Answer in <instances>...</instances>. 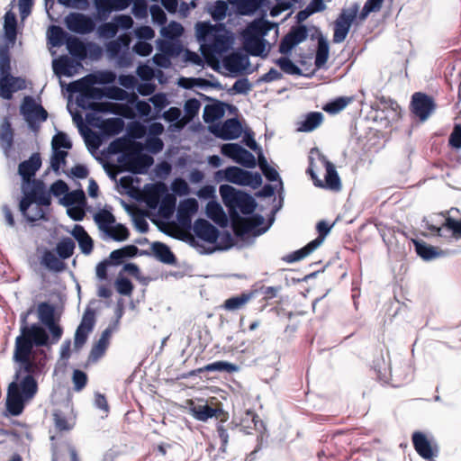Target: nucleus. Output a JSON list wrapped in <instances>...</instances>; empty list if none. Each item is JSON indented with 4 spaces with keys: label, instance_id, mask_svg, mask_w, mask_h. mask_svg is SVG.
<instances>
[{
    "label": "nucleus",
    "instance_id": "obj_1",
    "mask_svg": "<svg viewBox=\"0 0 461 461\" xmlns=\"http://www.w3.org/2000/svg\"><path fill=\"white\" fill-rule=\"evenodd\" d=\"M49 341L47 330L40 323H28V316L20 315V334L15 339L13 361L14 375L7 388L5 400L6 411L12 416H19L26 402L38 392L37 378L45 374L47 356H34V345H46Z\"/></svg>",
    "mask_w": 461,
    "mask_h": 461
},
{
    "label": "nucleus",
    "instance_id": "obj_2",
    "mask_svg": "<svg viewBox=\"0 0 461 461\" xmlns=\"http://www.w3.org/2000/svg\"><path fill=\"white\" fill-rule=\"evenodd\" d=\"M23 197L19 202V211L25 220L34 223L39 220L47 221V212L42 207L51 203L50 192L42 180H33L30 186L22 187Z\"/></svg>",
    "mask_w": 461,
    "mask_h": 461
},
{
    "label": "nucleus",
    "instance_id": "obj_3",
    "mask_svg": "<svg viewBox=\"0 0 461 461\" xmlns=\"http://www.w3.org/2000/svg\"><path fill=\"white\" fill-rule=\"evenodd\" d=\"M240 428V430L245 434H250V429L262 433L266 428L264 422L259 419L258 415L251 410H247L244 416L241 418L240 423L232 420L226 425L222 424V420L217 425V435L221 440L220 451L226 452L229 443L230 431L235 432Z\"/></svg>",
    "mask_w": 461,
    "mask_h": 461
},
{
    "label": "nucleus",
    "instance_id": "obj_4",
    "mask_svg": "<svg viewBox=\"0 0 461 461\" xmlns=\"http://www.w3.org/2000/svg\"><path fill=\"white\" fill-rule=\"evenodd\" d=\"M131 42V35L123 33L105 45L107 56L115 60L120 68H129L132 65V56L130 52Z\"/></svg>",
    "mask_w": 461,
    "mask_h": 461
},
{
    "label": "nucleus",
    "instance_id": "obj_5",
    "mask_svg": "<svg viewBox=\"0 0 461 461\" xmlns=\"http://www.w3.org/2000/svg\"><path fill=\"white\" fill-rule=\"evenodd\" d=\"M20 113L32 131H37L40 123L46 122L48 119V112L41 104H37L31 95L23 97Z\"/></svg>",
    "mask_w": 461,
    "mask_h": 461
},
{
    "label": "nucleus",
    "instance_id": "obj_6",
    "mask_svg": "<svg viewBox=\"0 0 461 461\" xmlns=\"http://www.w3.org/2000/svg\"><path fill=\"white\" fill-rule=\"evenodd\" d=\"M359 5L357 3L343 8L334 23L333 41L340 43L345 41L353 22L358 18Z\"/></svg>",
    "mask_w": 461,
    "mask_h": 461
},
{
    "label": "nucleus",
    "instance_id": "obj_7",
    "mask_svg": "<svg viewBox=\"0 0 461 461\" xmlns=\"http://www.w3.org/2000/svg\"><path fill=\"white\" fill-rule=\"evenodd\" d=\"M209 130L216 138L223 140H237L243 131L242 124L237 117L213 124L209 127Z\"/></svg>",
    "mask_w": 461,
    "mask_h": 461
},
{
    "label": "nucleus",
    "instance_id": "obj_8",
    "mask_svg": "<svg viewBox=\"0 0 461 461\" xmlns=\"http://www.w3.org/2000/svg\"><path fill=\"white\" fill-rule=\"evenodd\" d=\"M64 23L68 31L81 35L91 33L96 28L95 20L81 13H70L65 17Z\"/></svg>",
    "mask_w": 461,
    "mask_h": 461
},
{
    "label": "nucleus",
    "instance_id": "obj_9",
    "mask_svg": "<svg viewBox=\"0 0 461 461\" xmlns=\"http://www.w3.org/2000/svg\"><path fill=\"white\" fill-rule=\"evenodd\" d=\"M118 160L120 163L124 162L128 167L127 171L135 175L146 174L154 163V159L151 156L143 153L121 156Z\"/></svg>",
    "mask_w": 461,
    "mask_h": 461
},
{
    "label": "nucleus",
    "instance_id": "obj_10",
    "mask_svg": "<svg viewBox=\"0 0 461 461\" xmlns=\"http://www.w3.org/2000/svg\"><path fill=\"white\" fill-rule=\"evenodd\" d=\"M319 158L321 159L325 168L323 180L319 179V187L333 193L340 192L342 190V181L336 166L323 156L319 155Z\"/></svg>",
    "mask_w": 461,
    "mask_h": 461
},
{
    "label": "nucleus",
    "instance_id": "obj_11",
    "mask_svg": "<svg viewBox=\"0 0 461 461\" xmlns=\"http://www.w3.org/2000/svg\"><path fill=\"white\" fill-rule=\"evenodd\" d=\"M41 158L40 153H32L28 159L22 161L18 166V174L22 178V187L31 185L33 180H36L35 175L41 167Z\"/></svg>",
    "mask_w": 461,
    "mask_h": 461
},
{
    "label": "nucleus",
    "instance_id": "obj_12",
    "mask_svg": "<svg viewBox=\"0 0 461 461\" xmlns=\"http://www.w3.org/2000/svg\"><path fill=\"white\" fill-rule=\"evenodd\" d=\"M199 204L195 198H185L179 202L176 212L178 224L185 229L192 227L193 216L198 212Z\"/></svg>",
    "mask_w": 461,
    "mask_h": 461
},
{
    "label": "nucleus",
    "instance_id": "obj_13",
    "mask_svg": "<svg viewBox=\"0 0 461 461\" xmlns=\"http://www.w3.org/2000/svg\"><path fill=\"white\" fill-rule=\"evenodd\" d=\"M411 107L415 116L424 122L434 111L435 104L431 97L419 92L412 95Z\"/></svg>",
    "mask_w": 461,
    "mask_h": 461
},
{
    "label": "nucleus",
    "instance_id": "obj_14",
    "mask_svg": "<svg viewBox=\"0 0 461 461\" xmlns=\"http://www.w3.org/2000/svg\"><path fill=\"white\" fill-rule=\"evenodd\" d=\"M252 221L243 225L237 230H235V236L240 240H246L249 237H257L265 233L268 229L269 225L262 226L265 222V218L259 213H254L250 215Z\"/></svg>",
    "mask_w": 461,
    "mask_h": 461
},
{
    "label": "nucleus",
    "instance_id": "obj_15",
    "mask_svg": "<svg viewBox=\"0 0 461 461\" xmlns=\"http://www.w3.org/2000/svg\"><path fill=\"white\" fill-rule=\"evenodd\" d=\"M193 230L198 239L211 244L215 243L220 237L218 228L203 218H198L194 221Z\"/></svg>",
    "mask_w": 461,
    "mask_h": 461
},
{
    "label": "nucleus",
    "instance_id": "obj_16",
    "mask_svg": "<svg viewBox=\"0 0 461 461\" xmlns=\"http://www.w3.org/2000/svg\"><path fill=\"white\" fill-rule=\"evenodd\" d=\"M428 229L439 237L461 239V219L447 217L440 227L429 225Z\"/></svg>",
    "mask_w": 461,
    "mask_h": 461
},
{
    "label": "nucleus",
    "instance_id": "obj_17",
    "mask_svg": "<svg viewBox=\"0 0 461 461\" xmlns=\"http://www.w3.org/2000/svg\"><path fill=\"white\" fill-rule=\"evenodd\" d=\"M247 172L248 170L240 167L229 166L224 169L216 171L214 174V179L217 183L226 181L243 186Z\"/></svg>",
    "mask_w": 461,
    "mask_h": 461
},
{
    "label": "nucleus",
    "instance_id": "obj_18",
    "mask_svg": "<svg viewBox=\"0 0 461 461\" xmlns=\"http://www.w3.org/2000/svg\"><path fill=\"white\" fill-rule=\"evenodd\" d=\"M118 326V320H115L113 323H110L108 327L105 328V330L102 332L99 339L97 342L93 346L89 359L92 361H96L100 357L104 356L105 353V350L109 345V340L113 333V331L117 329Z\"/></svg>",
    "mask_w": 461,
    "mask_h": 461
},
{
    "label": "nucleus",
    "instance_id": "obj_19",
    "mask_svg": "<svg viewBox=\"0 0 461 461\" xmlns=\"http://www.w3.org/2000/svg\"><path fill=\"white\" fill-rule=\"evenodd\" d=\"M276 23L267 19L255 20L249 24L245 32L244 39L249 40H265L264 37L274 28Z\"/></svg>",
    "mask_w": 461,
    "mask_h": 461
},
{
    "label": "nucleus",
    "instance_id": "obj_20",
    "mask_svg": "<svg viewBox=\"0 0 461 461\" xmlns=\"http://www.w3.org/2000/svg\"><path fill=\"white\" fill-rule=\"evenodd\" d=\"M190 412L194 419L200 421H207L209 419L212 417L221 418L219 423L222 420V424L227 420V413L224 412L221 409H215L209 404L203 405H193L190 408Z\"/></svg>",
    "mask_w": 461,
    "mask_h": 461
},
{
    "label": "nucleus",
    "instance_id": "obj_21",
    "mask_svg": "<svg viewBox=\"0 0 461 461\" xmlns=\"http://www.w3.org/2000/svg\"><path fill=\"white\" fill-rule=\"evenodd\" d=\"M412 443L417 453L424 459L432 461L437 456V448L432 447L422 432L415 431L412 434Z\"/></svg>",
    "mask_w": 461,
    "mask_h": 461
},
{
    "label": "nucleus",
    "instance_id": "obj_22",
    "mask_svg": "<svg viewBox=\"0 0 461 461\" xmlns=\"http://www.w3.org/2000/svg\"><path fill=\"white\" fill-rule=\"evenodd\" d=\"M14 132L8 116L4 117L0 124V148L6 158L14 147Z\"/></svg>",
    "mask_w": 461,
    "mask_h": 461
},
{
    "label": "nucleus",
    "instance_id": "obj_23",
    "mask_svg": "<svg viewBox=\"0 0 461 461\" xmlns=\"http://www.w3.org/2000/svg\"><path fill=\"white\" fill-rule=\"evenodd\" d=\"M207 99L212 101V104L204 106L203 119L206 123H213L224 116L227 104L210 97Z\"/></svg>",
    "mask_w": 461,
    "mask_h": 461
},
{
    "label": "nucleus",
    "instance_id": "obj_24",
    "mask_svg": "<svg viewBox=\"0 0 461 461\" xmlns=\"http://www.w3.org/2000/svg\"><path fill=\"white\" fill-rule=\"evenodd\" d=\"M80 62L72 57L62 55L53 61V70L57 75L61 74L66 77H72L77 68L81 66Z\"/></svg>",
    "mask_w": 461,
    "mask_h": 461
},
{
    "label": "nucleus",
    "instance_id": "obj_25",
    "mask_svg": "<svg viewBox=\"0 0 461 461\" xmlns=\"http://www.w3.org/2000/svg\"><path fill=\"white\" fill-rule=\"evenodd\" d=\"M221 29L218 28L209 43V46L216 53L227 51L231 45L230 37L226 34L227 32L224 29V25L221 24Z\"/></svg>",
    "mask_w": 461,
    "mask_h": 461
},
{
    "label": "nucleus",
    "instance_id": "obj_26",
    "mask_svg": "<svg viewBox=\"0 0 461 461\" xmlns=\"http://www.w3.org/2000/svg\"><path fill=\"white\" fill-rule=\"evenodd\" d=\"M158 50L170 58L179 56L184 47L177 39H158L156 41Z\"/></svg>",
    "mask_w": 461,
    "mask_h": 461
},
{
    "label": "nucleus",
    "instance_id": "obj_27",
    "mask_svg": "<svg viewBox=\"0 0 461 461\" xmlns=\"http://www.w3.org/2000/svg\"><path fill=\"white\" fill-rule=\"evenodd\" d=\"M4 31L7 43L14 45L17 38V18L12 11H7L4 16Z\"/></svg>",
    "mask_w": 461,
    "mask_h": 461
},
{
    "label": "nucleus",
    "instance_id": "obj_28",
    "mask_svg": "<svg viewBox=\"0 0 461 461\" xmlns=\"http://www.w3.org/2000/svg\"><path fill=\"white\" fill-rule=\"evenodd\" d=\"M257 206L258 203L255 198L249 193L243 191L233 205L232 210H239L243 215L250 216L253 214Z\"/></svg>",
    "mask_w": 461,
    "mask_h": 461
},
{
    "label": "nucleus",
    "instance_id": "obj_29",
    "mask_svg": "<svg viewBox=\"0 0 461 461\" xmlns=\"http://www.w3.org/2000/svg\"><path fill=\"white\" fill-rule=\"evenodd\" d=\"M151 248L153 254L158 260L164 264L176 265V258L167 245L157 241L152 244Z\"/></svg>",
    "mask_w": 461,
    "mask_h": 461
},
{
    "label": "nucleus",
    "instance_id": "obj_30",
    "mask_svg": "<svg viewBox=\"0 0 461 461\" xmlns=\"http://www.w3.org/2000/svg\"><path fill=\"white\" fill-rule=\"evenodd\" d=\"M91 76H86L77 81V86L85 88L88 97L93 101H99L104 97V88L94 86Z\"/></svg>",
    "mask_w": 461,
    "mask_h": 461
},
{
    "label": "nucleus",
    "instance_id": "obj_31",
    "mask_svg": "<svg viewBox=\"0 0 461 461\" xmlns=\"http://www.w3.org/2000/svg\"><path fill=\"white\" fill-rule=\"evenodd\" d=\"M243 191L236 189L230 185L222 184L219 186V193L221 197L223 204L231 211L233 205Z\"/></svg>",
    "mask_w": 461,
    "mask_h": 461
},
{
    "label": "nucleus",
    "instance_id": "obj_32",
    "mask_svg": "<svg viewBox=\"0 0 461 461\" xmlns=\"http://www.w3.org/2000/svg\"><path fill=\"white\" fill-rule=\"evenodd\" d=\"M60 203L68 208L76 206L78 208L84 207L86 204V197L83 189L69 191L60 199Z\"/></svg>",
    "mask_w": 461,
    "mask_h": 461
},
{
    "label": "nucleus",
    "instance_id": "obj_33",
    "mask_svg": "<svg viewBox=\"0 0 461 461\" xmlns=\"http://www.w3.org/2000/svg\"><path fill=\"white\" fill-rule=\"evenodd\" d=\"M65 45L71 57L77 61H81L86 58V43L77 37L70 34Z\"/></svg>",
    "mask_w": 461,
    "mask_h": 461
},
{
    "label": "nucleus",
    "instance_id": "obj_34",
    "mask_svg": "<svg viewBox=\"0 0 461 461\" xmlns=\"http://www.w3.org/2000/svg\"><path fill=\"white\" fill-rule=\"evenodd\" d=\"M41 263L47 269L56 273H60L66 268V264L62 259L57 258L52 251L48 249L43 252Z\"/></svg>",
    "mask_w": 461,
    "mask_h": 461
},
{
    "label": "nucleus",
    "instance_id": "obj_35",
    "mask_svg": "<svg viewBox=\"0 0 461 461\" xmlns=\"http://www.w3.org/2000/svg\"><path fill=\"white\" fill-rule=\"evenodd\" d=\"M415 249L417 254L424 260H432L445 255L443 250L422 241H416Z\"/></svg>",
    "mask_w": 461,
    "mask_h": 461
},
{
    "label": "nucleus",
    "instance_id": "obj_36",
    "mask_svg": "<svg viewBox=\"0 0 461 461\" xmlns=\"http://www.w3.org/2000/svg\"><path fill=\"white\" fill-rule=\"evenodd\" d=\"M94 221L97 224L99 230L106 234V231H110V228L115 224V217L112 212L102 209L99 210L94 216Z\"/></svg>",
    "mask_w": 461,
    "mask_h": 461
},
{
    "label": "nucleus",
    "instance_id": "obj_37",
    "mask_svg": "<svg viewBox=\"0 0 461 461\" xmlns=\"http://www.w3.org/2000/svg\"><path fill=\"white\" fill-rule=\"evenodd\" d=\"M238 370H239V367L236 365L227 362V361L221 360V361H215V362L210 363L203 367L198 368L197 370L191 372V375H194L196 373H202L203 371H206V372H226V373L231 374Z\"/></svg>",
    "mask_w": 461,
    "mask_h": 461
},
{
    "label": "nucleus",
    "instance_id": "obj_38",
    "mask_svg": "<svg viewBox=\"0 0 461 461\" xmlns=\"http://www.w3.org/2000/svg\"><path fill=\"white\" fill-rule=\"evenodd\" d=\"M70 33L58 25H51L48 31V42L52 47H60L65 45Z\"/></svg>",
    "mask_w": 461,
    "mask_h": 461
},
{
    "label": "nucleus",
    "instance_id": "obj_39",
    "mask_svg": "<svg viewBox=\"0 0 461 461\" xmlns=\"http://www.w3.org/2000/svg\"><path fill=\"white\" fill-rule=\"evenodd\" d=\"M250 65L249 58L242 52L235 53L226 63L225 67L231 72L242 73Z\"/></svg>",
    "mask_w": 461,
    "mask_h": 461
},
{
    "label": "nucleus",
    "instance_id": "obj_40",
    "mask_svg": "<svg viewBox=\"0 0 461 461\" xmlns=\"http://www.w3.org/2000/svg\"><path fill=\"white\" fill-rule=\"evenodd\" d=\"M217 30V25H213L210 22L197 23L195 25L196 38L199 41L209 44Z\"/></svg>",
    "mask_w": 461,
    "mask_h": 461
},
{
    "label": "nucleus",
    "instance_id": "obj_41",
    "mask_svg": "<svg viewBox=\"0 0 461 461\" xmlns=\"http://www.w3.org/2000/svg\"><path fill=\"white\" fill-rule=\"evenodd\" d=\"M317 249V238L310 241L306 246L285 256L283 260L287 263H294L302 260Z\"/></svg>",
    "mask_w": 461,
    "mask_h": 461
},
{
    "label": "nucleus",
    "instance_id": "obj_42",
    "mask_svg": "<svg viewBox=\"0 0 461 461\" xmlns=\"http://www.w3.org/2000/svg\"><path fill=\"white\" fill-rule=\"evenodd\" d=\"M75 241L68 237L62 238L56 245V252L62 260L69 258L75 250Z\"/></svg>",
    "mask_w": 461,
    "mask_h": 461
},
{
    "label": "nucleus",
    "instance_id": "obj_43",
    "mask_svg": "<svg viewBox=\"0 0 461 461\" xmlns=\"http://www.w3.org/2000/svg\"><path fill=\"white\" fill-rule=\"evenodd\" d=\"M43 328L47 330L48 334H50V337L49 336V341L46 345H34V348H49L50 345L58 343L63 335V328L58 324L56 321L43 325Z\"/></svg>",
    "mask_w": 461,
    "mask_h": 461
},
{
    "label": "nucleus",
    "instance_id": "obj_44",
    "mask_svg": "<svg viewBox=\"0 0 461 461\" xmlns=\"http://www.w3.org/2000/svg\"><path fill=\"white\" fill-rule=\"evenodd\" d=\"M38 318L42 325L55 321V307L48 302L40 303L38 305Z\"/></svg>",
    "mask_w": 461,
    "mask_h": 461
},
{
    "label": "nucleus",
    "instance_id": "obj_45",
    "mask_svg": "<svg viewBox=\"0 0 461 461\" xmlns=\"http://www.w3.org/2000/svg\"><path fill=\"white\" fill-rule=\"evenodd\" d=\"M352 101L353 97H338L323 105L322 109L330 114H337L345 109Z\"/></svg>",
    "mask_w": 461,
    "mask_h": 461
},
{
    "label": "nucleus",
    "instance_id": "obj_46",
    "mask_svg": "<svg viewBox=\"0 0 461 461\" xmlns=\"http://www.w3.org/2000/svg\"><path fill=\"white\" fill-rule=\"evenodd\" d=\"M255 292L242 293L240 295L232 296L224 302V308L229 311L240 309L242 305L253 298Z\"/></svg>",
    "mask_w": 461,
    "mask_h": 461
},
{
    "label": "nucleus",
    "instance_id": "obj_47",
    "mask_svg": "<svg viewBox=\"0 0 461 461\" xmlns=\"http://www.w3.org/2000/svg\"><path fill=\"white\" fill-rule=\"evenodd\" d=\"M100 21H105L114 10L113 0H93Z\"/></svg>",
    "mask_w": 461,
    "mask_h": 461
},
{
    "label": "nucleus",
    "instance_id": "obj_48",
    "mask_svg": "<svg viewBox=\"0 0 461 461\" xmlns=\"http://www.w3.org/2000/svg\"><path fill=\"white\" fill-rule=\"evenodd\" d=\"M275 63L281 68L282 71L292 76H301L302 69L288 57L284 56L276 59Z\"/></svg>",
    "mask_w": 461,
    "mask_h": 461
},
{
    "label": "nucleus",
    "instance_id": "obj_49",
    "mask_svg": "<svg viewBox=\"0 0 461 461\" xmlns=\"http://www.w3.org/2000/svg\"><path fill=\"white\" fill-rule=\"evenodd\" d=\"M234 162L247 168H254L257 166L255 156L244 147L239 151Z\"/></svg>",
    "mask_w": 461,
    "mask_h": 461
},
{
    "label": "nucleus",
    "instance_id": "obj_50",
    "mask_svg": "<svg viewBox=\"0 0 461 461\" xmlns=\"http://www.w3.org/2000/svg\"><path fill=\"white\" fill-rule=\"evenodd\" d=\"M11 58L8 44L0 45V75L10 76Z\"/></svg>",
    "mask_w": 461,
    "mask_h": 461
},
{
    "label": "nucleus",
    "instance_id": "obj_51",
    "mask_svg": "<svg viewBox=\"0 0 461 461\" xmlns=\"http://www.w3.org/2000/svg\"><path fill=\"white\" fill-rule=\"evenodd\" d=\"M228 5L223 0H218L210 7L209 13L214 22H221L226 17Z\"/></svg>",
    "mask_w": 461,
    "mask_h": 461
},
{
    "label": "nucleus",
    "instance_id": "obj_52",
    "mask_svg": "<svg viewBox=\"0 0 461 461\" xmlns=\"http://www.w3.org/2000/svg\"><path fill=\"white\" fill-rule=\"evenodd\" d=\"M114 286L118 294L125 296L131 295L134 288L132 282L121 273L114 282Z\"/></svg>",
    "mask_w": 461,
    "mask_h": 461
},
{
    "label": "nucleus",
    "instance_id": "obj_53",
    "mask_svg": "<svg viewBox=\"0 0 461 461\" xmlns=\"http://www.w3.org/2000/svg\"><path fill=\"white\" fill-rule=\"evenodd\" d=\"M113 226V230L106 231V235L114 241H124L130 236L129 229L122 223H116Z\"/></svg>",
    "mask_w": 461,
    "mask_h": 461
},
{
    "label": "nucleus",
    "instance_id": "obj_54",
    "mask_svg": "<svg viewBox=\"0 0 461 461\" xmlns=\"http://www.w3.org/2000/svg\"><path fill=\"white\" fill-rule=\"evenodd\" d=\"M206 216L215 222H218V219L225 215L223 208L215 200H210L205 206Z\"/></svg>",
    "mask_w": 461,
    "mask_h": 461
},
{
    "label": "nucleus",
    "instance_id": "obj_55",
    "mask_svg": "<svg viewBox=\"0 0 461 461\" xmlns=\"http://www.w3.org/2000/svg\"><path fill=\"white\" fill-rule=\"evenodd\" d=\"M68 156V151L57 149H52V155L50 157V167L56 173L59 174L60 167L66 164V158Z\"/></svg>",
    "mask_w": 461,
    "mask_h": 461
},
{
    "label": "nucleus",
    "instance_id": "obj_56",
    "mask_svg": "<svg viewBox=\"0 0 461 461\" xmlns=\"http://www.w3.org/2000/svg\"><path fill=\"white\" fill-rule=\"evenodd\" d=\"M384 0H366L362 10L358 13V20L364 22L370 13L380 11Z\"/></svg>",
    "mask_w": 461,
    "mask_h": 461
},
{
    "label": "nucleus",
    "instance_id": "obj_57",
    "mask_svg": "<svg viewBox=\"0 0 461 461\" xmlns=\"http://www.w3.org/2000/svg\"><path fill=\"white\" fill-rule=\"evenodd\" d=\"M146 149L151 154H158L164 149L163 140L152 132H149L146 138Z\"/></svg>",
    "mask_w": 461,
    "mask_h": 461
},
{
    "label": "nucleus",
    "instance_id": "obj_58",
    "mask_svg": "<svg viewBox=\"0 0 461 461\" xmlns=\"http://www.w3.org/2000/svg\"><path fill=\"white\" fill-rule=\"evenodd\" d=\"M52 149H72V141L68 136L66 132L59 131L56 135L53 136L52 141Z\"/></svg>",
    "mask_w": 461,
    "mask_h": 461
},
{
    "label": "nucleus",
    "instance_id": "obj_59",
    "mask_svg": "<svg viewBox=\"0 0 461 461\" xmlns=\"http://www.w3.org/2000/svg\"><path fill=\"white\" fill-rule=\"evenodd\" d=\"M244 44L252 56H261L265 50L267 41L266 40H249L244 39Z\"/></svg>",
    "mask_w": 461,
    "mask_h": 461
},
{
    "label": "nucleus",
    "instance_id": "obj_60",
    "mask_svg": "<svg viewBox=\"0 0 461 461\" xmlns=\"http://www.w3.org/2000/svg\"><path fill=\"white\" fill-rule=\"evenodd\" d=\"M184 28L177 22H171L167 28L161 29V35L166 39H177L182 35Z\"/></svg>",
    "mask_w": 461,
    "mask_h": 461
},
{
    "label": "nucleus",
    "instance_id": "obj_61",
    "mask_svg": "<svg viewBox=\"0 0 461 461\" xmlns=\"http://www.w3.org/2000/svg\"><path fill=\"white\" fill-rule=\"evenodd\" d=\"M317 128V111L309 113L305 119L300 122L298 131L303 132H309Z\"/></svg>",
    "mask_w": 461,
    "mask_h": 461
},
{
    "label": "nucleus",
    "instance_id": "obj_62",
    "mask_svg": "<svg viewBox=\"0 0 461 461\" xmlns=\"http://www.w3.org/2000/svg\"><path fill=\"white\" fill-rule=\"evenodd\" d=\"M0 97L11 100L14 92L10 78L7 75H0Z\"/></svg>",
    "mask_w": 461,
    "mask_h": 461
},
{
    "label": "nucleus",
    "instance_id": "obj_63",
    "mask_svg": "<svg viewBox=\"0 0 461 461\" xmlns=\"http://www.w3.org/2000/svg\"><path fill=\"white\" fill-rule=\"evenodd\" d=\"M97 33L100 37L104 39H112L115 37L118 33V30L113 20L112 22L102 23L97 29Z\"/></svg>",
    "mask_w": 461,
    "mask_h": 461
},
{
    "label": "nucleus",
    "instance_id": "obj_64",
    "mask_svg": "<svg viewBox=\"0 0 461 461\" xmlns=\"http://www.w3.org/2000/svg\"><path fill=\"white\" fill-rule=\"evenodd\" d=\"M308 29L304 24L292 26L288 33L297 42V45L305 41L308 37Z\"/></svg>",
    "mask_w": 461,
    "mask_h": 461
}]
</instances>
